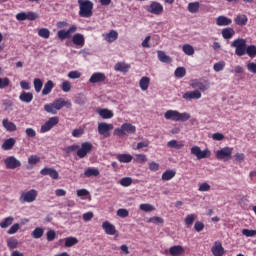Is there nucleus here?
Listing matches in <instances>:
<instances>
[{"label": "nucleus", "mask_w": 256, "mask_h": 256, "mask_svg": "<svg viewBox=\"0 0 256 256\" xmlns=\"http://www.w3.org/2000/svg\"><path fill=\"white\" fill-rule=\"evenodd\" d=\"M79 5V17H82L84 19H90V17H93V7L94 4L91 0H78Z\"/></svg>", "instance_id": "obj_1"}, {"label": "nucleus", "mask_w": 256, "mask_h": 256, "mask_svg": "<svg viewBox=\"0 0 256 256\" xmlns=\"http://www.w3.org/2000/svg\"><path fill=\"white\" fill-rule=\"evenodd\" d=\"M165 119L167 121H175V122H182L189 121L191 119V114L187 112L180 113L177 110H168L164 114Z\"/></svg>", "instance_id": "obj_2"}, {"label": "nucleus", "mask_w": 256, "mask_h": 256, "mask_svg": "<svg viewBox=\"0 0 256 256\" xmlns=\"http://www.w3.org/2000/svg\"><path fill=\"white\" fill-rule=\"evenodd\" d=\"M136 132H137V127H135L131 123H124L121 125L120 128H115L114 135L116 137H125L127 134L133 135Z\"/></svg>", "instance_id": "obj_3"}, {"label": "nucleus", "mask_w": 256, "mask_h": 256, "mask_svg": "<svg viewBox=\"0 0 256 256\" xmlns=\"http://www.w3.org/2000/svg\"><path fill=\"white\" fill-rule=\"evenodd\" d=\"M231 47L236 48L235 54L238 57H243V55H246L247 51V40L243 38H238L231 43Z\"/></svg>", "instance_id": "obj_4"}, {"label": "nucleus", "mask_w": 256, "mask_h": 256, "mask_svg": "<svg viewBox=\"0 0 256 256\" xmlns=\"http://www.w3.org/2000/svg\"><path fill=\"white\" fill-rule=\"evenodd\" d=\"M91 151H93V144L91 142H83L81 147L78 148L76 154L79 159H85Z\"/></svg>", "instance_id": "obj_5"}, {"label": "nucleus", "mask_w": 256, "mask_h": 256, "mask_svg": "<svg viewBox=\"0 0 256 256\" xmlns=\"http://www.w3.org/2000/svg\"><path fill=\"white\" fill-rule=\"evenodd\" d=\"M190 86L192 87V89H198L199 91H207V89H209L210 84H209V80H205V79H194L191 80Z\"/></svg>", "instance_id": "obj_6"}, {"label": "nucleus", "mask_w": 256, "mask_h": 256, "mask_svg": "<svg viewBox=\"0 0 256 256\" xmlns=\"http://www.w3.org/2000/svg\"><path fill=\"white\" fill-rule=\"evenodd\" d=\"M191 155H195L197 159H209L211 157V151L209 149L201 150V147L193 146L191 148Z\"/></svg>", "instance_id": "obj_7"}, {"label": "nucleus", "mask_w": 256, "mask_h": 256, "mask_svg": "<svg viewBox=\"0 0 256 256\" xmlns=\"http://www.w3.org/2000/svg\"><path fill=\"white\" fill-rule=\"evenodd\" d=\"M231 155H233V148L231 147H224L216 152V158L219 161H229Z\"/></svg>", "instance_id": "obj_8"}, {"label": "nucleus", "mask_w": 256, "mask_h": 256, "mask_svg": "<svg viewBox=\"0 0 256 256\" xmlns=\"http://www.w3.org/2000/svg\"><path fill=\"white\" fill-rule=\"evenodd\" d=\"M37 190L31 189L30 191L23 192L20 196V203H33L37 199Z\"/></svg>", "instance_id": "obj_9"}, {"label": "nucleus", "mask_w": 256, "mask_h": 256, "mask_svg": "<svg viewBox=\"0 0 256 256\" xmlns=\"http://www.w3.org/2000/svg\"><path fill=\"white\" fill-rule=\"evenodd\" d=\"M75 32H77V25H72L68 30H59L57 32V37L60 41H65V39H71V35Z\"/></svg>", "instance_id": "obj_10"}, {"label": "nucleus", "mask_w": 256, "mask_h": 256, "mask_svg": "<svg viewBox=\"0 0 256 256\" xmlns=\"http://www.w3.org/2000/svg\"><path fill=\"white\" fill-rule=\"evenodd\" d=\"M4 164L6 169H19V167H21V160L17 159L15 156H8L4 159Z\"/></svg>", "instance_id": "obj_11"}, {"label": "nucleus", "mask_w": 256, "mask_h": 256, "mask_svg": "<svg viewBox=\"0 0 256 256\" xmlns=\"http://www.w3.org/2000/svg\"><path fill=\"white\" fill-rule=\"evenodd\" d=\"M59 123V117L54 116L48 119V121L43 124L40 128V133H47L49 131H51L55 125H57Z\"/></svg>", "instance_id": "obj_12"}, {"label": "nucleus", "mask_w": 256, "mask_h": 256, "mask_svg": "<svg viewBox=\"0 0 256 256\" xmlns=\"http://www.w3.org/2000/svg\"><path fill=\"white\" fill-rule=\"evenodd\" d=\"M111 131H113V124L105 122L98 123V133L103 137H111Z\"/></svg>", "instance_id": "obj_13"}, {"label": "nucleus", "mask_w": 256, "mask_h": 256, "mask_svg": "<svg viewBox=\"0 0 256 256\" xmlns=\"http://www.w3.org/2000/svg\"><path fill=\"white\" fill-rule=\"evenodd\" d=\"M146 11L152 13V15H161L163 13V5L153 1L150 5L146 6Z\"/></svg>", "instance_id": "obj_14"}, {"label": "nucleus", "mask_w": 256, "mask_h": 256, "mask_svg": "<svg viewBox=\"0 0 256 256\" xmlns=\"http://www.w3.org/2000/svg\"><path fill=\"white\" fill-rule=\"evenodd\" d=\"M40 175L43 176H47L50 177L51 179L57 180L59 179V172H57V170H55V168H51V167H45L40 171Z\"/></svg>", "instance_id": "obj_15"}, {"label": "nucleus", "mask_w": 256, "mask_h": 256, "mask_svg": "<svg viewBox=\"0 0 256 256\" xmlns=\"http://www.w3.org/2000/svg\"><path fill=\"white\" fill-rule=\"evenodd\" d=\"M106 80H107V76H105V73L95 72L91 75L89 79V83H92V84L105 83Z\"/></svg>", "instance_id": "obj_16"}, {"label": "nucleus", "mask_w": 256, "mask_h": 256, "mask_svg": "<svg viewBox=\"0 0 256 256\" xmlns=\"http://www.w3.org/2000/svg\"><path fill=\"white\" fill-rule=\"evenodd\" d=\"M212 254L214 256H224L225 248H223V244L219 241H216L211 248Z\"/></svg>", "instance_id": "obj_17"}, {"label": "nucleus", "mask_w": 256, "mask_h": 256, "mask_svg": "<svg viewBox=\"0 0 256 256\" xmlns=\"http://www.w3.org/2000/svg\"><path fill=\"white\" fill-rule=\"evenodd\" d=\"M102 229H104L106 235H115V233H117V228H115V225L111 224L109 221H104L102 223Z\"/></svg>", "instance_id": "obj_18"}, {"label": "nucleus", "mask_w": 256, "mask_h": 256, "mask_svg": "<svg viewBox=\"0 0 256 256\" xmlns=\"http://www.w3.org/2000/svg\"><path fill=\"white\" fill-rule=\"evenodd\" d=\"M72 43L76 45V47H84L85 46V36L81 33H76L72 37Z\"/></svg>", "instance_id": "obj_19"}, {"label": "nucleus", "mask_w": 256, "mask_h": 256, "mask_svg": "<svg viewBox=\"0 0 256 256\" xmlns=\"http://www.w3.org/2000/svg\"><path fill=\"white\" fill-rule=\"evenodd\" d=\"M182 97L186 101H191V99H201L202 95L199 90H194L185 92Z\"/></svg>", "instance_id": "obj_20"}, {"label": "nucleus", "mask_w": 256, "mask_h": 256, "mask_svg": "<svg viewBox=\"0 0 256 256\" xmlns=\"http://www.w3.org/2000/svg\"><path fill=\"white\" fill-rule=\"evenodd\" d=\"M2 126L9 133H13V132L17 131V125L15 123L9 121V118H4L2 120Z\"/></svg>", "instance_id": "obj_21"}, {"label": "nucleus", "mask_w": 256, "mask_h": 256, "mask_svg": "<svg viewBox=\"0 0 256 256\" xmlns=\"http://www.w3.org/2000/svg\"><path fill=\"white\" fill-rule=\"evenodd\" d=\"M169 254L172 256H182L185 255V248L181 245H175L169 248Z\"/></svg>", "instance_id": "obj_22"}, {"label": "nucleus", "mask_w": 256, "mask_h": 256, "mask_svg": "<svg viewBox=\"0 0 256 256\" xmlns=\"http://www.w3.org/2000/svg\"><path fill=\"white\" fill-rule=\"evenodd\" d=\"M248 21H249V18L245 14H238L234 18V23L236 25H239V27H245V25H247Z\"/></svg>", "instance_id": "obj_23"}, {"label": "nucleus", "mask_w": 256, "mask_h": 256, "mask_svg": "<svg viewBox=\"0 0 256 256\" xmlns=\"http://www.w3.org/2000/svg\"><path fill=\"white\" fill-rule=\"evenodd\" d=\"M231 23H233V20L226 16H218L216 18V25H218V27H227V25H231Z\"/></svg>", "instance_id": "obj_24"}, {"label": "nucleus", "mask_w": 256, "mask_h": 256, "mask_svg": "<svg viewBox=\"0 0 256 256\" xmlns=\"http://www.w3.org/2000/svg\"><path fill=\"white\" fill-rule=\"evenodd\" d=\"M167 147L169 149H183L185 147V143L183 141L170 140L167 142Z\"/></svg>", "instance_id": "obj_25"}, {"label": "nucleus", "mask_w": 256, "mask_h": 256, "mask_svg": "<svg viewBox=\"0 0 256 256\" xmlns=\"http://www.w3.org/2000/svg\"><path fill=\"white\" fill-rule=\"evenodd\" d=\"M98 115H100V117L102 119H112L113 117V111L106 109V108H102V109H98L97 110Z\"/></svg>", "instance_id": "obj_26"}, {"label": "nucleus", "mask_w": 256, "mask_h": 256, "mask_svg": "<svg viewBox=\"0 0 256 256\" xmlns=\"http://www.w3.org/2000/svg\"><path fill=\"white\" fill-rule=\"evenodd\" d=\"M15 143H17L15 138H9V139L5 140L4 143L2 144V149L4 151H11V149H13V147H15Z\"/></svg>", "instance_id": "obj_27"}, {"label": "nucleus", "mask_w": 256, "mask_h": 256, "mask_svg": "<svg viewBox=\"0 0 256 256\" xmlns=\"http://www.w3.org/2000/svg\"><path fill=\"white\" fill-rule=\"evenodd\" d=\"M115 71H120L121 73H127L131 69V65L126 64L125 62H118L114 66Z\"/></svg>", "instance_id": "obj_28"}, {"label": "nucleus", "mask_w": 256, "mask_h": 256, "mask_svg": "<svg viewBox=\"0 0 256 256\" xmlns=\"http://www.w3.org/2000/svg\"><path fill=\"white\" fill-rule=\"evenodd\" d=\"M150 83L151 79L147 76H143L139 81V87L142 91H147L149 89Z\"/></svg>", "instance_id": "obj_29"}, {"label": "nucleus", "mask_w": 256, "mask_h": 256, "mask_svg": "<svg viewBox=\"0 0 256 256\" xmlns=\"http://www.w3.org/2000/svg\"><path fill=\"white\" fill-rule=\"evenodd\" d=\"M116 159L119 163H131V161H133V156L131 154H118Z\"/></svg>", "instance_id": "obj_30"}, {"label": "nucleus", "mask_w": 256, "mask_h": 256, "mask_svg": "<svg viewBox=\"0 0 256 256\" xmlns=\"http://www.w3.org/2000/svg\"><path fill=\"white\" fill-rule=\"evenodd\" d=\"M118 37L119 33H117V31L115 30H111L109 33L106 34L105 41H107V43H113L117 41Z\"/></svg>", "instance_id": "obj_31"}, {"label": "nucleus", "mask_w": 256, "mask_h": 256, "mask_svg": "<svg viewBox=\"0 0 256 256\" xmlns=\"http://www.w3.org/2000/svg\"><path fill=\"white\" fill-rule=\"evenodd\" d=\"M100 175V172H99V169L97 168H87L85 171H84V177H99Z\"/></svg>", "instance_id": "obj_32"}, {"label": "nucleus", "mask_w": 256, "mask_h": 256, "mask_svg": "<svg viewBox=\"0 0 256 256\" xmlns=\"http://www.w3.org/2000/svg\"><path fill=\"white\" fill-rule=\"evenodd\" d=\"M19 99L22 101V103H31V101H33V93L22 92L19 96Z\"/></svg>", "instance_id": "obj_33"}, {"label": "nucleus", "mask_w": 256, "mask_h": 256, "mask_svg": "<svg viewBox=\"0 0 256 256\" xmlns=\"http://www.w3.org/2000/svg\"><path fill=\"white\" fill-rule=\"evenodd\" d=\"M67 103H68V105H71V103H69L68 101H65V99H63V98L56 99L53 102L56 111H59L60 109H63V107L67 106Z\"/></svg>", "instance_id": "obj_34"}, {"label": "nucleus", "mask_w": 256, "mask_h": 256, "mask_svg": "<svg viewBox=\"0 0 256 256\" xmlns=\"http://www.w3.org/2000/svg\"><path fill=\"white\" fill-rule=\"evenodd\" d=\"M175 175H177V172L175 170H171V169L166 170L162 174V181H171V179H173Z\"/></svg>", "instance_id": "obj_35"}, {"label": "nucleus", "mask_w": 256, "mask_h": 256, "mask_svg": "<svg viewBox=\"0 0 256 256\" xmlns=\"http://www.w3.org/2000/svg\"><path fill=\"white\" fill-rule=\"evenodd\" d=\"M54 87H55V84L53 83V81L48 80L44 85V88L42 90V95H49V93L53 91Z\"/></svg>", "instance_id": "obj_36"}, {"label": "nucleus", "mask_w": 256, "mask_h": 256, "mask_svg": "<svg viewBox=\"0 0 256 256\" xmlns=\"http://www.w3.org/2000/svg\"><path fill=\"white\" fill-rule=\"evenodd\" d=\"M13 221H15V218H13V216L4 218L3 221L0 222L1 229H7V227L13 225Z\"/></svg>", "instance_id": "obj_37"}, {"label": "nucleus", "mask_w": 256, "mask_h": 256, "mask_svg": "<svg viewBox=\"0 0 256 256\" xmlns=\"http://www.w3.org/2000/svg\"><path fill=\"white\" fill-rule=\"evenodd\" d=\"M235 35V30L231 27L222 29L223 39H231Z\"/></svg>", "instance_id": "obj_38"}, {"label": "nucleus", "mask_w": 256, "mask_h": 256, "mask_svg": "<svg viewBox=\"0 0 256 256\" xmlns=\"http://www.w3.org/2000/svg\"><path fill=\"white\" fill-rule=\"evenodd\" d=\"M44 233L45 230L42 227H37L32 231L31 236L33 239H41Z\"/></svg>", "instance_id": "obj_39"}, {"label": "nucleus", "mask_w": 256, "mask_h": 256, "mask_svg": "<svg viewBox=\"0 0 256 256\" xmlns=\"http://www.w3.org/2000/svg\"><path fill=\"white\" fill-rule=\"evenodd\" d=\"M157 55H158V59H159V61H161V63H171V57H169L163 51L159 50L157 52Z\"/></svg>", "instance_id": "obj_40"}, {"label": "nucleus", "mask_w": 256, "mask_h": 256, "mask_svg": "<svg viewBox=\"0 0 256 256\" xmlns=\"http://www.w3.org/2000/svg\"><path fill=\"white\" fill-rule=\"evenodd\" d=\"M18 246H19V240H17V238L10 237L7 240V247L10 250L17 249Z\"/></svg>", "instance_id": "obj_41"}, {"label": "nucleus", "mask_w": 256, "mask_h": 256, "mask_svg": "<svg viewBox=\"0 0 256 256\" xmlns=\"http://www.w3.org/2000/svg\"><path fill=\"white\" fill-rule=\"evenodd\" d=\"M174 75L177 79H183V77L187 75V70L185 69V67H178L176 68Z\"/></svg>", "instance_id": "obj_42"}, {"label": "nucleus", "mask_w": 256, "mask_h": 256, "mask_svg": "<svg viewBox=\"0 0 256 256\" xmlns=\"http://www.w3.org/2000/svg\"><path fill=\"white\" fill-rule=\"evenodd\" d=\"M199 2H190L188 4V11L189 13H199Z\"/></svg>", "instance_id": "obj_43"}, {"label": "nucleus", "mask_w": 256, "mask_h": 256, "mask_svg": "<svg viewBox=\"0 0 256 256\" xmlns=\"http://www.w3.org/2000/svg\"><path fill=\"white\" fill-rule=\"evenodd\" d=\"M182 51L185 53V55H195V48L191 46L190 44H184L182 47Z\"/></svg>", "instance_id": "obj_44"}, {"label": "nucleus", "mask_w": 256, "mask_h": 256, "mask_svg": "<svg viewBox=\"0 0 256 256\" xmlns=\"http://www.w3.org/2000/svg\"><path fill=\"white\" fill-rule=\"evenodd\" d=\"M195 219H197V215L189 214L186 216L184 223L187 227H191V225H193V223L195 222Z\"/></svg>", "instance_id": "obj_45"}, {"label": "nucleus", "mask_w": 256, "mask_h": 256, "mask_svg": "<svg viewBox=\"0 0 256 256\" xmlns=\"http://www.w3.org/2000/svg\"><path fill=\"white\" fill-rule=\"evenodd\" d=\"M120 185L122 187H131V185H133V178L123 177L122 179H120Z\"/></svg>", "instance_id": "obj_46"}, {"label": "nucleus", "mask_w": 256, "mask_h": 256, "mask_svg": "<svg viewBox=\"0 0 256 256\" xmlns=\"http://www.w3.org/2000/svg\"><path fill=\"white\" fill-rule=\"evenodd\" d=\"M79 240L76 237H68L65 239V247H73V245H77Z\"/></svg>", "instance_id": "obj_47"}, {"label": "nucleus", "mask_w": 256, "mask_h": 256, "mask_svg": "<svg viewBox=\"0 0 256 256\" xmlns=\"http://www.w3.org/2000/svg\"><path fill=\"white\" fill-rule=\"evenodd\" d=\"M34 89L36 93H41V89H43V80L40 78H35L34 79Z\"/></svg>", "instance_id": "obj_48"}, {"label": "nucleus", "mask_w": 256, "mask_h": 256, "mask_svg": "<svg viewBox=\"0 0 256 256\" xmlns=\"http://www.w3.org/2000/svg\"><path fill=\"white\" fill-rule=\"evenodd\" d=\"M38 35L39 37H42V39H49V37L51 36V31H49V29L47 28H41L38 31Z\"/></svg>", "instance_id": "obj_49"}, {"label": "nucleus", "mask_w": 256, "mask_h": 256, "mask_svg": "<svg viewBox=\"0 0 256 256\" xmlns=\"http://www.w3.org/2000/svg\"><path fill=\"white\" fill-rule=\"evenodd\" d=\"M134 161L136 163H147V155L145 154H135Z\"/></svg>", "instance_id": "obj_50"}, {"label": "nucleus", "mask_w": 256, "mask_h": 256, "mask_svg": "<svg viewBox=\"0 0 256 256\" xmlns=\"http://www.w3.org/2000/svg\"><path fill=\"white\" fill-rule=\"evenodd\" d=\"M140 210L144 211L145 213H149L151 211H155V207H153V205L151 204H140Z\"/></svg>", "instance_id": "obj_51"}, {"label": "nucleus", "mask_w": 256, "mask_h": 256, "mask_svg": "<svg viewBox=\"0 0 256 256\" xmlns=\"http://www.w3.org/2000/svg\"><path fill=\"white\" fill-rule=\"evenodd\" d=\"M246 54H248L252 59L256 57V46L250 45L246 47Z\"/></svg>", "instance_id": "obj_52"}, {"label": "nucleus", "mask_w": 256, "mask_h": 256, "mask_svg": "<svg viewBox=\"0 0 256 256\" xmlns=\"http://www.w3.org/2000/svg\"><path fill=\"white\" fill-rule=\"evenodd\" d=\"M44 111H46V113H52V115H55V113H57V109H55V104L53 103L46 104L44 106Z\"/></svg>", "instance_id": "obj_53"}, {"label": "nucleus", "mask_w": 256, "mask_h": 256, "mask_svg": "<svg viewBox=\"0 0 256 256\" xmlns=\"http://www.w3.org/2000/svg\"><path fill=\"white\" fill-rule=\"evenodd\" d=\"M57 238V232H55V230H48L46 233V239L47 241L51 242V241H55V239Z\"/></svg>", "instance_id": "obj_54"}, {"label": "nucleus", "mask_w": 256, "mask_h": 256, "mask_svg": "<svg viewBox=\"0 0 256 256\" xmlns=\"http://www.w3.org/2000/svg\"><path fill=\"white\" fill-rule=\"evenodd\" d=\"M147 223H154V224H163L165 220L159 216L151 217L147 220Z\"/></svg>", "instance_id": "obj_55"}, {"label": "nucleus", "mask_w": 256, "mask_h": 256, "mask_svg": "<svg viewBox=\"0 0 256 256\" xmlns=\"http://www.w3.org/2000/svg\"><path fill=\"white\" fill-rule=\"evenodd\" d=\"M65 153L69 155V153H75V151H79V145L78 144H73L64 149Z\"/></svg>", "instance_id": "obj_56"}, {"label": "nucleus", "mask_w": 256, "mask_h": 256, "mask_svg": "<svg viewBox=\"0 0 256 256\" xmlns=\"http://www.w3.org/2000/svg\"><path fill=\"white\" fill-rule=\"evenodd\" d=\"M117 216L121 217V219H125L126 217H129V210L120 208L117 210Z\"/></svg>", "instance_id": "obj_57"}, {"label": "nucleus", "mask_w": 256, "mask_h": 256, "mask_svg": "<svg viewBox=\"0 0 256 256\" xmlns=\"http://www.w3.org/2000/svg\"><path fill=\"white\" fill-rule=\"evenodd\" d=\"M39 161H41V158L37 155H31L28 158L29 165H37V163H39Z\"/></svg>", "instance_id": "obj_58"}, {"label": "nucleus", "mask_w": 256, "mask_h": 256, "mask_svg": "<svg viewBox=\"0 0 256 256\" xmlns=\"http://www.w3.org/2000/svg\"><path fill=\"white\" fill-rule=\"evenodd\" d=\"M20 225L19 223H15L13 224L10 229L7 231L8 235H15V233H17V231H19L20 229Z\"/></svg>", "instance_id": "obj_59"}, {"label": "nucleus", "mask_w": 256, "mask_h": 256, "mask_svg": "<svg viewBox=\"0 0 256 256\" xmlns=\"http://www.w3.org/2000/svg\"><path fill=\"white\" fill-rule=\"evenodd\" d=\"M213 69L216 72L223 71V69H225V62L220 61L218 63H215Z\"/></svg>", "instance_id": "obj_60"}, {"label": "nucleus", "mask_w": 256, "mask_h": 256, "mask_svg": "<svg viewBox=\"0 0 256 256\" xmlns=\"http://www.w3.org/2000/svg\"><path fill=\"white\" fill-rule=\"evenodd\" d=\"M61 89L64 93H69V91H71V82L64 81L62 83Z\"/></svg>", "instance_id": "obj_61"}, {"label": "nucleus", "mask_w": 256, "mask_h": 256, "mask_svg": "<svg viewBox=\"0 0 256 256\" xmlns=\"http://www.w3.org/2000/svg\"><path fill=\"white\" fill-rule=\"evenodd\" d=\"M242 235H245V237H255L256 230L243 229Z\"/></svg>", "instance_id": "obj_62"}, {"label": "nucleus", "mask_w": 256, "mask_h": 256, "mask_svg": "<svg viewBox=\"0 0 256 256\" xmlns=\"http://www.w3.org/2000/svg\"><path fill=\"white\" fill-rule=\"evenodd\" d=\"M69 79H79L81 77V72L75 70V71H70L68 73Z\"/></svg>", "instance_id": "obj_63"}, {"label": "nucleus", "mask_w": 256, "mask_h": 256, "mask_svg": "<svg viewBox=\"0 0 256 256\" xmlns=\"http://www.w3.org/2000/svg\"><path fill=\"white\" fill-rule=\"evenodd\" d=\"M246 67L250 73L256 74V63L255 62H248Z\"/></svg>", "instance_id": "obj_64"}]
</instances>
